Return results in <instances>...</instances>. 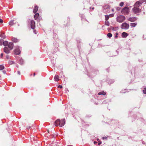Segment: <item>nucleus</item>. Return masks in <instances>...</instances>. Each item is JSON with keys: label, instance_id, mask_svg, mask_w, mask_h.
<instances>
[{"label": "nucleus", "instance_id": "7c9ffc66", "mask_svg": "<svg viewBox=\"0 0 146 146\" xmlns=\"http://www.w3.org/2000/svg\"><path fill=\"white\" fill-rule=\"evenodd\" d=\"M107 103V100H105L103 102V104H104L106 103Z\"/></svg>", "mask_w": 146, "mask_h": 146}, {"label": "nucleus", "instance_id": "4c0bfd02", "mask_svg": "<svg viewBox=\"0 0 146 146\" xmlns=\"http://www.w3.org/2000/svg\"><path fill=\"white\" fill-rule=\"evenodd\" d=\"M33 32L35 34H36V32L35 30H34Z\"/></svg>", "mask_w": 146, "mask_h": 146}, {"label": "nucleus", "instance_id": "b1692460", "mask_svg": "<svg viewBox=\"0 0 146 146\" xmlns=\"http://www.w3.org/2000/svg\"><path fill=\"white\" fill-rule=\"evenodd\" d=\"M112 35L111 33H108L107 35V36L109 38H111L112 37Z\"/></svg>", "mask_w": 146, "mask_h": 146}, {"label": "nucleus", "instance_id": "a211bd4d", "mask_svg": "<svg viewBox=\"0 0 146 146\" xmlns=\"http://www.w3.org/2000/svg\"><path fill=\"white\" fill-rule=\"evenodd\" d=\"M8 42L7 41H5L3 42V44L4 46H7L8 44Z\"/></svg>", "mask_w": 146, "mask_h": 146}, {"label": "nucleus", "instance_id": "ddd939ff", "mask_svg": "<svg viewBox=\"0 0 146 146\" xmlns=\"http://www.w3.org/2000/svg\"><path fill=\"white\" fill-rule=\"evenodd\" d=\"M59 77L57 75H55L54 77V79L56 81H58L59 80Z\"/></svg>", "mask_w": 146, "mask_h": 146}, {"label": "nucleus", "instance_id": "393cba45", "mask_svg": "<svg viewBox=\"0 0 146 146\" xmlns=\"http://www.w3.org/2000/svg\"><path fill=\"white\" fill-rule=\"evenodd\" d=\"M109 18V17L108 15H105V20L106 21H108Z\"/></svg>", "mask_w": 146, "mask_h": 146}, {"label": "nucleus", "instance_id": "f03ea898", "mask_svg": "<svg viewBox=\"0 0 146 146\" xmlns=\"http://www.w3.org/2000/svg\"><path fill=\"white\" fill-rule=\"evenodd\" d=\"M65 123V119H64L60 120L59 119H57L55 121L54 123V124L55 126L58 125L60 127H62L64 126Z\"/></svg>", "mask_w": 146, "mask_h": 146}, {"label": "nucleus", "instance_id": "aec40b11", "mask_svg": "<svg viewBox=\"0 0 146 146\" xmlns=\"http://www.w3.org/2000/svg\"><path fill=\"white\" fill-rule=\"evenodd\" d=\"M105 24L106 25L108 26H110V23L108 21H105Z\"/></svg>", "mask_w": 146, "mask_h": 146}, {"label": "nucleus", "instance_id": "c9c22d12", "mask_svg": "<svg viewBox=\"0 0 146 146\" xmlns=\"http://www.w3.org/2000/svg\"><path fill=\"white\" fill-rule=\"evenodd\" d=\"M3 72L4 74H5L6 73V72L4 70L2 71Z\"/></svg>", "mask_w": 146, "mask_h": 146}, {"label": "nucleus", "instance_id": "cd10ccee", "mask_svg": "<svg viewBox=\"0 0 146 146\" xmlns=\"http://www.w3.org/2000/svg\"><path fill=\"white\" fill-rule=\"evenodd\" d=\"M114 15V14H110L108 15L109 16V17H113Z\"/></svg>", "mask_w": 146, "mask_h": 146}, {"label": "nucleus", "instance_id": "1a4fd4ad", "mask_svg": "<svg viewBox=\"0 0 146 146\" xmlns=\"http://www.w3.org/2000/svg\"><path fill=\"white\" fill-rule=\"evenodd\" d=\"M13 44L12 42H9L8 45V48L10 49V50H12L13 47Z\"/></svg>", "mask_w": 146, "mask_h": 146}, {"label": "nucleus", "instance_id": "a18cd8bd", "mask_svg": "<svg viewBox=\"0 0 146 146\" xmlns=\"http://www.w3.org/2000/svg\"><path fill=\"white\" fill-rule=\"evenodd\" d=\"M35 73H34V76H35Z\"/></svg>", "mask_w": 146, "mask_h": 146}, {"label": "nucleus", "instance_id": "c756f323", "mask_svg": "<svg viewBox=\"0 0 146 146\" xmlns=\"http://www.w3.org/2000/svg\"><path fill=\"white\" fill-rule=\"evenodd\" d=\"M102 139H107V137H102Z\"/></svg>", "mask_w": 146, "mask_h": 146}, {"label": "nucleus", "instance_id": "4be33fe9", "mask_svg": "<svg viewBox=\"0 0 146 146\" xmlns=\"http://www.w3.org/2000/svg\"><path fill=\"white\" fill-rule=\"evenodd\" d=\"M14 62L13 61L9 60L8 62V63L9 64L12 65L13 64Z\"/></svg>", "mask_w": 146, "mask_h": 146}, {"label": "nucleus", "instance_id": "412c9836", "mask_svg": "<svg viewBox=\"0 0 146 146\" xmlns=\"http://www.w3.org/2000/svg\"><path fill=\"white\" fill-rule=\"evenodd\" d=\"M5 68L4 66L3 65H0V70L4 69Z\"/></svg>", "mask_w": 146, "mask_h": 146}, {"label": "nucleus", "instance_id": "f704fd0d", "mask_svg": "<svg viewBox=\"0 0 146 146\" xmlns=\"http://www.w3.org/2000/svg\"><path fill=\"white\" fill-rule=\"evenodd\" d=\"M126 92H124L123 91V90H121V92H120V93H125Z\"/></svg>", "mask_w": 146, "mask_h": 146}, {"label": "nucleus", "instance_id": "7ed1b4c3", "mask_svg": "<svg viewBox=\"0 0 146 146\" xmlns=\"http://www.w3.org/2000/svg\"><path fill=\"white\" fill-rule=\"evenodd\" d=\"M116 19L118 22L121 23L125 21V17L123 15H119L117 17Z\"/></svg>", "mask_w": 146, "mask_h": 146}, {"label": "nucleus", "instance_id": "9d476101", "mask_svg": "<svg viewBox=\"0 0 146 146\" xmlns=\"http://www.w3.org/2000/svg\"><path fill=\"white\" fill-rule=\"evenodd\" d=\"M137 19V18L135 17H131L128 19V20L131 22H133L135 21Z\"/></svg>", "mask_w": 146, "mask_h": 146}, {"label": "nucleus", "instance_id": "c85d7f7f", "mask_svg": "<svg viewBox=\"0 0 146 146\" xmlns=\"http://www.w3.org/2000/svg\"><path fill=\"white\" fill-rule=\"evenodd\" d=\"M116 9L117 11H119L120 9V8L119 7H117L116 8Z\"/></svg>", "mask_w": 146, "mask_h": 146}, {"label": "nucleus", "instance_id": "f257e3e1", "mask_svg": "<svg viewBox=\"0 0 146 146\" xmlns=\"http://www.w3.org/2000/svg\"><path fill=\"white\" fill-rule=\"evenodd\" d=\"M144 2L143 0H140L136 2L134 5V7L133 8L132 10L134 13H140L141 9L139 8L141 4Z\"/></svg>", "mask_w": 146, "mask_h": 146}, {"label": "nucleus", "instance_id": "423d86ee", "mask_svg": "<svg viewBox=\"0 0 146 146\" xmlns=\"http://www.w3.org/2000/svg\"><path fill=\"white\" fill-rule=\"evenodd\" d=\"M21 48L19 46L16 47L15 49L14 50V52L15 54L16 55H19L21 53Z\"/></svg>", "mask_w": 146, "mask_h": 146}, {"label": "nucleus", "instance_id": "20e7f679", "mask_svg": "<svg viewBox=\"0 0 146 146\" xmlns=\"http://www.w3.org/2000/svg\"><path fill=\"white\" fill-rule=\"evenodd\" d=\"M129 9L127 7H124L121 11V12L124 15L128 14L129 13Z\"/></svg>", "mask_w": 146, "mask_h": 146}, {"label": "nucleus", "instance_id": "a19ab883", "mask_svg": "<svg viewBox=\"0 0 146 146\" xmlns=\"http://www.w3.org/2000/svg\"><path fill=\"white\" fill-rule=\"evenodd\" d=\"M97 143V142H96V141H94V143Z\"/></svg>", "mask_w": 146, "mask_h": 146}, {"label": "nucleus", "instance_id": "79ce46f5", "mask_svg": "<svg viewBox=\"0 0 146 146\" xmlns=\"http://www.w3.org/2000/svg\"><path fill=\"white\" fill-rule=\"evenodd\" d=\"M16 67H18V65H17L16 66Z\"/></svg>", "mask_w": 146, "mask_h": 146}, {"label": "nucleus", "instance_id": "f8f14e48", "mask_svg": "<svg viewBox=\"0 0 146 146\" xmlns=\"http://www.w3.org/2000/svg\"><path fill=\"white\" fill-rule=\"evenodd\" d=\"M122 37L125 38L127 36H128L127 34L125 32H123L122 33Z\"/></svg>", "mask_w": 146, "mask_h": 146}, {"label": "nucleus", "instance_id": "ea45409f", "mask_svg": "<svg viewBox=\"0 0 146 146\" xmlns=\"http://www.w3.org/2000/svg\"><path fill=\"white\" fill-rule=\"evenodd\" d=\"M101 143H102L101 142H99L98 143V145H100V144H101Z\"/></svg>", "mask_w": 146, "mask_h": 146}, {"label": "nucleus", "instance_id": "a878e982", "mask_svg": "<svg viewBox=\"0 0 146 146\" xmlns=\"http://www.w3.org/2000/svg\"><path fill=\"white\" fill-rule=\"evenodd\" d=\"M124 5V3L123 2H121L119 4V6L120 7H123Z\"/></svg>", "mask_w": 146, "mask_h": 146}, {"label": "nucleus", "instance_id": "2eb2a0df", "mask_svg": "<svg viewBox=\"0 0 146 146\" xmlns=\"http://www.w3.org/2000/svg\"><path fill=\"white\" fill-rule=\"evenodd\" d=\"M12 41L14 42H16L19 41V40L17 38H12Z\"/></svg>", "mask_w": 146, "mask_h": 146}, {"label": "nucleus", "instance_id": "bb28decb", "mask_svg": "<svg viewBox=\"0 0 146 146\" xmlns=\"http://www.w3.org/2000/svg\"><path fill=\"white\" fill-rule=\"evenodd\" d=\"M143 94H146V88H145L143 91Z\"/></svg>", "mask_w": 146, "mask_h": 146}, {"label": "nucleus", "instance_id": "9b49d317", "mask_svg": "<svg viewBox=\"0 0 146 146\" xmlns=\"http://www.w3.org/2000/svg\"><path fill=\"white\" fill-rule=\"evenodd\" d=\"M38 9V6H36L35 7L34 9L33 10V12L34 13H35L36 12Z\"/></svg>", "mask_w": 146, "mask_h": 146}, {"label": "nucleus", "instance_id": "5701e85b", "mask_svg": "<svg viewBox=\"0 0 146 146\" xmlns=\"http://www.w3.org/2000/svg\"><path fill=\"white\" fill-rule=\"evenodd\" d=\"M24 61L23 59H21L20 60L19 63L21 64H23Z\"/></svg>", "mask_w": 146, "mask_h": 146}, {"label": "nucleus", "instance_id": "c03bdc74", "mask_svg": "<svg viewBox=\"0 0 146 146\" xmlns=\"http://www.w3.org/2000/svg\"><path fill=\"white\" fill-rule=\"evenodd\" d=\"M112 11H114V9H112Z\"/></svg>", "mask_w": 146, "mask_h": 146}, {"label": "nucleus", "instance_id": "58836bf2", "mask_svg": "<svg viewBox=\"0 0 146 146\" xmlns=\"http://www.w3.org/2000/svg\"><path fill=\"white\" fill-rule=\"evenodd\" d=\"M3 53H1V57H3Z\"/></svg>", "mask_w": 146, "mask_h": 146}, {"label": "nucleus", "instance_id": "2f4dec72", "mask_svg": "<svg viewBox=\"0 0 146 146\" xmlns=\"http://www.w3.org/2000/svg\"><path fill=\"white\" fill-rule=\"evenodd\" d=\"M3 20L2 19H0V23H3Z\"/></svg>", "mask_w": 146, "mask_h": 146}, {"label": "nucleus", "instance_id": "dca6fc26", "mask_svg": "<svg viewBox=\"0 0 146 146\" xmlns=\"http://www.w3.org/2000/svg\"><path fill=\"white\" fill-rule=\"evenodd\" d=\"M39 16V14L37 13H36L34 16L35 19H36Z\"/></svg>", "mask_w": 146, "mask_h": 146}, {"label": "nucleus", "instance_id": "473e14b6", "mask_svg": "<svg viewBox=\"0 0 146 146\" xmlns=\"http://www.w3.org/2000/svg\"><path fill=\"white\" fill-rule=\"evenodd\" d=\"M58 88H62V86L60 85H59L58 86Z\"/></svg>", "mask_w": 146, "mask_h": 146}, {"label": "nucleus", "instance_id": "49530a36", "mask_svg": "<svg viewBox=\"0 0 146 146\" xmlns=\"http://www.w3.org/2000/svg\"><path fill=\"white\" fill-rule=\"evenodd\" d=\"M117 37V36H115V37Z\"/></svg>", "mask_w": 146, "mask_h": 146}, {"label": "nucleus", "instance_id": "4468645a", "mask_svg": "<svg viewBox=\"0 0 146 146\" xmlns=\"http://www.w3.org/2000/svg\"><path fill=\"white\" fill-rule=\"evenodd\" d=\"M137 24V23H130V25L131 27H134L136 26Z\"/></svg>", "mask_w": 146, "mask_h": 146}, {"label": "nucleus", "instance_id": "72a5a7b5", "mask_svg": "<svg viewBox=\"0 0 146 146\" xmlns=\"http://www.w3.org/2000/svg\"><path fill=\"white\" fill-rule=\"evenodd\" d=\"M6 58L7 59H9V55H7L6 56Z\"/></svg>", "mask_w": 146, "mask_h": 146}, {"label": "nucleus", "instance_id": "f3484780", "mask_svg": "<svg viewBox=\"0 0 146 146\" xmlns=\"http://www.w3.org/2000/svg\"><path fill=\"white\" fill-rule=\"evenodd\" d=\"M106 94V93L105 92H104V91H102L101 92H100L98 93V95H105Z\"/></svg>", "mask_w": 146, "mask_h": 146}, {"label": "nucleus", "instance_id": "0eeeda50", "mask_svg": "<svg viewBox=\"0 0 146 146\" xmlns=\"http://www.w3.org/2000/svg\"><path fill=\"white\" fill-rule=\"evenodd\" d=\"M31 28L34 29L35 27V21L33 20H32L31 21Z\"/></svg>", "mask_w": 146, "mask_h": 146}, {"label": "nucleus", "instance_id": "e433bc0d", "mask_svg": "<svg viewBox=\"0 0 146 146\" xmlns=\"http://www.w3.org/2000/svg\"><path fill=\"white\" fill-rule=\"evenodd\" d=\"M17 73H18V74H19V75H20V72L19 71H18Z\"/></svg>", "mask_w": 146, "mask_h": 146}, {"label": "nucleus", "instance_id": "6ab92c4d", "mask_svg": "<svg viewBox=\"0 0 146 146\" xmlns=\"http://www.w3.org/2000/svg\"><path fill=\"white\" fill-rule=\"evenodd\" d=\"M14 24V21L13 20L10 21L9 23V24L11 26H12Z\"/></svg>", "mask_w": 146, "mask_h": 146}, {"label": "nucleus", "instance_id": "6e6552de", "mask_svg": "<svg viewBox=\"0 0 146 146\" xmlns=\"http://www.w3.org/2000/svg\"><path fill=\"white\" fill-rule=\"evenodd\" d=\"M11 50H10V49L8 48L7 47H5L4 48V52L6 54H8L10 52V51Z\"/></svg>", "mask_w": 146, "mask_h": 146}, {"label": "nucleus", "instance_id": "37998d69", "mask_svg": "<svg viewBox=\"0 0 146 146\" xmlns=\"http://www.w3.org/2000/svg\"><path fill=\"white\" fill-rule=\"evenodd\" d=\"M92 9H94V7H92Z\"/></svg>", "mask_w": 146, "mask_h": 146}, {"label": "nucleus", "instance_id": "39448f33", "mask_svg": "<svg viewBox=\"0 0 146 146\" xmlns=\"http://www.w3.org/2000/svg\"><path fill=\"white\" fill-rule=\"evenodd\" d=\"M129 27V25L125 23H123L121 26V28L122 29H127Z\"/></svg>", "mask_w": 146, "mask_h": 146}]
</instances>
